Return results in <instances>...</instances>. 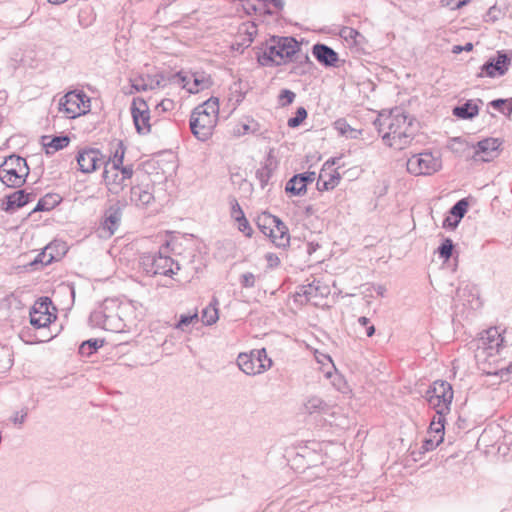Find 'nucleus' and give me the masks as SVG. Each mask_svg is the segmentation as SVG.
<instances>
[{
  "label": "nucleus",
  "instance_id": "9",
  "mask_svg": "<svg viewBox=\"0 0 512 512\" xmlns=\"http://www.w3.org/2000/svg\"><path fill=\"white\" fill-rule=\"evenodd\" d=\"M58 109L66 118L74 119L90 111V98L83 91H69L59 100Z\"/></svg>",
  "mask_w": 512,
  "mask_h": 512
},
{
  "label": "nucleus",
  "instance_id": "14",
  "mask_svg": "<svg viewBox=\"0 0 512 512\" xmlns=\"http://www.w3.org/2000/svg\"><path fill=\"white\" fill-rule=\"evenodd\" d=\"M79 170L89 174L104 165L105 156L98 149L88 148L80 150L76 156Z\"/></svg>",
  "mask_w": 512,
  "mask_h": 512
},
{
  "label": "nucleus",
  "instance_id": "19",
  "mask_svg": "<svg viewBox=\"0 0 512 512\" xmlns=\"http://www.w3.org/2000/svg\"><path fill=\"white\" fill-rule=\"evenodd\" d=\"M154 200L149 185H135L130 189V202L139 208L147 207Z\"/></svg>",
  "mask_w": 512,
  "mask_h": 512
},
{
  "label": "nucleus",
  "instance_id": "17",
  "mask_svg": "<svg viewBox=\"0 0 512 512\" xmlns=\"http://www.w3.org/2000/svg\"><path fill=\"white\" fill-rule=\"evenodd\" d=\"M126 204L125 202L121 205L120 201H118L105 210L102 228L108 232L109 236L113 235L119 228L122 218V207Z\"/></svg>",
  "mask_w": 512,
  "mask_h": 512
},
{
  "label": "nucleus",
  "instance_id": "50",
  "mask_svg": "<svg viewBox=\"0 0 512 512\" xmlns=\"http://www.w3.org/2000/svg\"><path fill=\"white\" fill-rule=\"evenodd\" d=\"M359 32L351 27H344L340 31V36L345 40H353L356 41V38L359 36Z\"/></svg>",
  "mask_w": 512,
  "mask_h": 512
},
{
  "label": "nucleus",
  "instance_id": "7",
  "mask_svg": "<svg viewBox=\"0 0 512 512\" xmlns=\"http://www.w3.org/2000/svg\"><path fill=\"white\" fill-rule=\"evenodd\" d=\"M453 397L452 385L444 380L434 381L424 394L425 400L435 410L436 414H448Z\"/></svg>",
  "mask_w": 512,
  "mask_h": 512
},
{
  "label": "nucleus",
  "instance_id": "51",
  "mask_svg": "<svg viewBox=\"0 0 512 512\" xmlns=\"http://www.w3.org/2000/svg\"><path fill=\"white\" fill-rule=\"evenodd\" d=\"M27 415H28L27 408H23L20 411H16L14 413V415L11 417V421L15 425H22L25 422Z\"/></svg>",
  "mask_w": 512,
  "mask_h": 512
},
{
  "label": "nucleus",
  "instance_id": "62",
  "mask_svg": "<svg viewBox=\"0 0 512 512\" xmlns=\"http://www.w3.org/2000/svg\"><path fill=\"white\" fill-rule=\"evenodd\" d=\"M52 338H53V336H52V335H49V336H44V338H36L35 340H36L37 342H44V341L50 340V339H52Z\"/></svg>",
  "mask_w": 512,
  "mask_h": 512
},
{
  "label": "nucleus",
  "instance_id": "36",
  "mask_svg": "<svg viewBox=\"0 0 512 512\" xmlns=\"http://www.w3.org/2000/svg\"><path fill=\"white\" fill-rule=\"evenodd\" d=\"M13 365L12 352L6 346H0V374L6 373Z\"/></svg>",
  "mask_w": 512,
  "mask_h": 512
},
{
  "label": "nucleus",
  "instance_id": "40",
  "mask_svg": "<svg viewBox=\"0 0 512 512\" xmlns=\"http://www.w3.org/2000/svg\"><path fill=\"white\" fill-rule=\"evenodd\" d=\"M218 320V310L215 306H208L202 311V321L205 325H212Z\"/></svg>",
  "mask_w": 512,
  "mask_h": 512
},
{
  "label": "nucleus",
  "instance_id": "53",
  "mask_svg": "<svg viewBox=\"0 0 512 512\" xmlns=\"http://www.w3.org/2000/svg\"><path fill=\"white\" fill-rule=\"evenodd\" d=\"M175 107V102L172 99H163L160 103L156 105V110L161 112H168L173 110Z\"/></svg>",
  "mask_w": 512,
  "mask_h": 512
},
{
  "label": "nucleus",
  "instance_id": "30",
  "mask_svg": "<svg viewBox=\"0 0 512 512\" xmlns=\"http://www.w3.org/2000/svg\"><path fill=\"white\" fill-rule=\"evenodd\" d=\"M125 152H126V147H125L124 143L122 141H118L113 154L108 158V160L105 159L104 167L106 165H108L109 168L122 167Z\"/></svg>",
  "mask_w": 512,
  "mask_h": 512
},
{
  "label": "nucleus",
  "instance_id": "58",
  "mask_svg": "<svg viewBox=\"0 0 512 512\" xmlns=\"http://www.w3.org/2000/svg\"><path fill=\"white\" fill-rule=\"evenodd\" d=\"M473 49V44L472 43H466L464 46H460V45H455L453 46V49H452V52L455 53V54H458L462 51H471Z\"/></svg>",
  "mask_w": 512,
  "mask_h": 512
},
{
  "label": "nucleus",
  "instance_id": "49",
  "mask_svg": "<svg viewBox=\"0 0 512 512\" xmlns=\"http://www.w3.org/2000/svg\"><path fill=\"white\" fill-rule=\"evenodd\" d=\"M236 221L238 222V229L246 236L250 237L252 235L253 230L245 216H237Z\"/></svg>",
  "mask_w": 512,
  "mask_h": 512
},
{
  "label": "nucleus",
  "instance_id": "34",
  "mask_svg": "<svg viewBox=\"0 0 512 512\" xmlns=\"http://www.w3.org/2000/svg\"><path fill=\"white\" fill-rule=\"evenodd\" d=\"M104 345V340L99 338L89 339L84 341L80 347L79 352L84 356H90Z\"/></svg>",
  "mask_w": 512,
  "mask_h": 512
},
{
  "label": "nucleus",
  "instance_id": "21",
  "mask_svg": "<svg viewBox=\"0 0 512 512\" xmlns=\"http://www.w3.org/2000/svg\"><path fill=\"white\" fill-rule=\"evenodd\" d=\"M312 54L319 63L326 67L335 66L338 62V54L325 44H315L312 48Z\"/></svg>",
  "mask_w": 512,
  "mask_h": 512
},
{
  "label": "nucleus",
  "instance_id": "52",
  "mask_svg": "<svg viewBox=\"0 0 512 512\" xmlns=\"http://www.w3.org/2000/svg\"><path fill=\"white\" fill-rule=\"evenodd\" d=\"M52 249V247L49 245L47 246L44 251L38 255V258L36 259V262H41L43 264H49L52 262V260L54 259V256L52 255V253L50 252Z\"/></svg>",
  "mask_w": 512,
  "mask_h": 512
},
{
  "label": "nucleus",
  "instance_id": "42",
  "mask_svg": "<svg viewBox=\"0 0 512 512\" xmlns=\"http://www.w3.org/2000/svg\"><path fill=\"white\" fill-rule=\"evenodd\" d=\"M454 245L451 239L446 238L441 245L438 247L439 256L445 260H448L453 251Z\"/></svg>",
  "mask_w": 512,
  "mask_h": 512
},
{
  "label": "nucleus",
  "instance_id": "32",
  "mask_svg": "<svg viewBox=\"0 0 512 512\" xmlns=\"http://www.w3.org/2000/svg\"><path fill=\"white\" fill-rule=\"evenodd\" d=\"M327 293V287H322L319 281H313L308 285L301 287L300 293L305 296L308 301L318 296H323Z\"/></svg>",
  "mask_w": 512,
  "mask_h": 512
},
{
  "label": "nucleus",
  "instance_id": "45",
  "mask_svg": "<svg viewBox=\"0 0 512 512\" xmlns=\"http://www.w3.org/2000/svg\"><path fill=\"white\" fill-rule=\"evenodd\" d=\"M198 318L197 313L193 314H182L180 315L179 321L176 324V328L184 330L186 326L190 325L194 320Z\"/></svg>",
  "mask_w": 512,
  "mask_h": 512
},
{
  "label": "nucleus",
  "instance_id": "54",
  "mask_svg": "<svg viewBox=\"0 0 512 512\" xmlns=\"http://www.w3.org/2000/svg\"><path fill=\"white\" fill-rule=\"evenodd\" d=\"M468 0H442V5L451 10H456L466 5Z\"/></svg>",
  "mask_w": 512,
  "mask_h": 512
},
{
  "label": "nucleus",
  "instance_id": "38",
  "mask_svg": "<svg viewBox=\"0 0 512 512\" xmlns=\"http://www.w3.org/2000/svg\"><path fill=\"white\" fill-rule=\"evenodd\" d=\"M489 105L504 115L510 116L512 113V98L495 99Z\"/></svg>",
  "mask_w": 512,
  "mask_h": 512
},
{
  "label": "nucleus",
  "instance_id": "33",
  "mask_svg": "<svg viewBox=\"0 0 512 512\" xmlns=\"http://www.w3.org/2000/svg\"><path fill=\"white\" fill-rule=\"evenodd\" d=\"M274 223H278V217L267 212L262 213L257 218L258 228L264 235L267 236L269 233H273L272 228Z\"/></svg>",
  "mask_w": 512,
  "mask_h": 512
},
{
  "label": "nucleus",
  "instance_id": "60",
  "mask_svg": "<svg viewBox=\"0 0 512 512\" xmlns=\"http://www.w3.org/2000/svg\"><path fill=\"white\" fill-rule=\"evenodd\" d=\"M268 3L272 4L277 9L284 7V0H268Z\"/></svg>",
  "mask_w": 512,
  "mask_h": 512
},
{
  "label": "nucleus",
  "instance_id": "8",
  "mask_svg": "<svg viewBox=\"0 0 512 512\" xmlns=\"http://www.w3.org/2000/svg\"><path fill=\"white\" fill-rule=\"evenodd\" d=\"M272 360L268 357L265 348L252 350L250 353H240L237 365L247 375H257L272 367Z\"/></svg>",
  "mask_w": 512,
  "mask_h": 512
},
{
  "label": "nucleus",
  "instance_id": "46",
  "mask_svg": "<svg viewBox=\"0 0 512 512\" xmlns=\"http://www.w3.org/2000/svg\"><path fill=\"white\" fill-rule=\"evenodd\" d=\"M271 174L272 171L267 165L257 170L256 177L260 181L262 187H264L268 183Z\"/></svg>",
  "mask_w": 512,
  "mask_h": 512
},
{
  "label": "nucleus",
  "instance_id": "16",
  "mask_svg": "<svg viewBox=\"0 0 512 512\" xmlns=\"http://www.w3.org/2000/svg\"><path fill=\"white\" fill-rule=\"evenodd\" d=\"M502 142L498 138H486L479 141L472 158L475 161L488 162L498 155Z\"/></svg>",
  "mask_w": 512,
  "mask_h": 512
},
{
  "label": "nucleus",
  "instance_id": "12",
  "mask_svg": "<svg viewBox=\"0 0 512 512\" xmlns=\"http://www.w3.org/2000/svg\"><path fill=\"white\" fill-rule=\"evenodd\" d=\"M51 305L48 297L40 298L34 303L30 310V323L34 328H46L56 319V315L49 310Z\"/></svg>",
  "mask_w": 512,
  "mask_h": 512
},
{
  "label": "nucleus",
  "instance_id": "10",
  "mask_svg": "<svg viewBox=\"0 0 512 512\" xmlns=\"http://www.w3.org/2000/svg\"><path fill=\"white\" fill-rule=\"evenodd\" d=\"M442 167L440 157L431 152H422L412 155L407 161V171L415 176L432 175Z\"/></svg>",
  "mask_w": 512,
  "mask_h": 512
},
{
  "label": "nucleus",
  "instance_id": "59",
  "mask_svg": "<svg viewBox=\"0 0 512 512\" xmlns=\"http://www.w3.org/2000/svg\"><path fill=\"white\" fill-rule=\"evenodd\" d=\"M232 216L234 217V219L236 220V217L237 216H245L242 209L240 208L238 202H234V204L232 205Z\"/></svg>",
  "mask_w": 512,
  "mask_h": 512
},
{
  "label": "nucleus",
  "instance_id": "57",
  "mask_svg": "<svg viewBox=\"0 0 512 512\" xmlns=\"http://www.w3.org/2000/svg\"><path fill=\"white\" fill-rule=\"evenodd\" d=\"M265 258L268 262L269 267H277L280 263V260L277 255L273 253H267Z\"/></svg>",
  "mask_w": 512,
  "mask_h": 512
},
{
  "label": "nucleus",
  "instance_id": "22",
  "mask_svg": "<svg viewBox=\"0 0 512 512\" xmlns=\"http://www.w3.org/2000/svg\"><path fill=\"white\" fill-rule=\"evenodd\" d=\"M173 80L182 84V87L192 94L198 93L200 90L205 88L204 81L195 75H186L182 72H178L173 75Z\"/></svg>",
  "mask_w": 512,
  "mask_h": 512
},
{
  "label": "nucleus",
  "instance_id": "15",
  "mask_svg": "<svg viewBox=\"0 0 512 512\" xmlns=\"http://www.w3.org/2000/svg\"><path fill=\"white\" fill-rule=\"evenodd\" d=\"M511 59L507 54L498 52L496 57L490 58L481 66V71L477 74L478 77H500L503 76L509 69Z\"/></svg>",
  "mask_w": 512,
  "mask_h": 512
},
{
  "label": "nucleus",
  "instance_id": "61",
  "mask_svg": "<svg viewBox=\"0 0 512 512\" xmlns=\"http://www.w3.org/2000/svg\"><path fill=\"white\" fill-rule=\"evenodd\" d=\"M512 373V363L505 369H501L497 374L503 377L505 374Z\"/></svg>",
  "mask_w": 512,
  "mask_h": 512
},
{
  "label": "nucleus",
  "instance_id": "55",
  "mask_svg": "<svg viewBox=\"0 0 512 512\" xmlns=\"http://www.w3.org/2000/svg\"><path fill=\"white\" fill-rule=\"evenodd\" d=\"M334 376V380H332V384L336 387L338 391H343V387L345 386V382L343 379L337 375V373L327 372L326 377L332 378Z\"/></svg>",
  "mask_w": 512,
  "mask_h": 512
},
{
  "label": "nucleus",
  "instance_id": "44",
  "mask_svg": "<svg viewBox=\"0 0 512 512\" xmlns=\"http://www.w3.org/2000/svg\"><path fill=\"white\" fill-rule=\"evenodd\" d=\"M357 322L360 327L365 329V334L367 337H372L375 334V326L370 323L369 318L361 316L358 318Z\"/></svg>",
  "mask_w": 512,
  "mask_h": 512
},
{
  "label": "nucleus",
  "instance_id": "27",
  "mask_svg": "<svg viewBox=\"0 0 512 512\" xmlns=\"http://www.w3.org/2000/svg\"><path fill=\"white\" fill-rule=\"evenodd\" d=\"M70 139L68 136H43L42 144L47 154H53L68 146Z\"/></svg>",
  "mask_w": 512,
  "mask_h": 512
},
{
  "label": "nucleus",
  "instance_id": "26",
  "mask_svg": "<svg viewBox=\"0 0 512 512\" xmlns=\"http://www.w3.org/2000/svg\"><path fill=\"white\" fill-rule=\"evenodd\" d=\"M468 202L466 199H461L456 202L450 209V214L455 218L454 222H451L450 217H447L443 225L444 227L455 228L459 224L460 220L464 217L467 212Z\"/></svg>",
  "mask_w": 512,
  "mask_h": 512
},
{
  "label": "nucleus",
  "instance_id": "13",
  "mask_svg": "<svg viewBox=\"0 0 512 512\" xmlns=\"http://www.w3.org/2000/svg\"><path fill=\"white\" fill-rule=\"evenodd\" d=\"M130 110L136 131L141 135L150 133V112L146 101L142 98H134Z\"/></svg>",
  "mask_w": 512,
  "mask_h": 512
},
{
  "label": "nucleus",
  "instance_id": "20",
  "mask_svg": "<svg viewBox=\"0 0 512 512\" xmlns=\"http://www.w3.org/2000/svg\"><path fill=\"white\" fill-rule=\"evenodd\" d=\"M119 169L120 168H109L108 165H106L103 172L104 181L109 192L116 195L127 185L126 181L121 179Z\"/></svg>",
  "mask_w": 512,
  "mask_h": 512
},
{
  "label": "nucleus",
  "instance_id": "37",
  "mask_svg": "<svg viewBox=\"0 0 512 512\" xmlns=\"http://www.w3.org/2000/svg\"><path fill=\"white\" fill-rule=\"evenodd\" d=\"M445 415L446 414H436V416H434L431 424H430V427H429V433L432 434L434 433L437 438L439 436H442V438L444 439V424H445Z\"/></svg>",
  "mask_w": 512,
  "mask_h": 512
},
{
  "label": "nucleus",
  "instance_id": "35",
  "mask_svg": "<svg viewBox=\"0 0 512 512\" xmlns=\"http://www.w3.org/2000/svg\"><path fill=\"white\" fill-rule=\"evenodd\" d=\"M334 126L339 134L352 139H356L360 133L356 129L352 128L345 119H338L335 121Z\"/></svg>",
  "mask_w": 512,
  "mask_h": 512
},
{
  "label": "nucleus",
  "instance_id": "48",
  "mask_svg": "<svg viewBox=\"0 0 512 512\" xmlns=\"http://www.w3.org/2000/svg\"><path fill=\"white\" fill-rule=\"evenodd\" d=\"M256 276L251 272H246L240 276V284L243 288H253L256 283Z\"/></svg>",
  "mask_w": 512,
  "mask_h": 512
},
{
  "label": "nucleus",
  "instance_id": "11",
  "mask_svg": "<svg viewBox=\"0 0 512 512\" xmlns=\"http://www.w3.org/2000/svg\"><path fill=\"white\" fill-rule=\"evenodd\" d=\"M504 337L498 327H490L480 334L476 340V356L481 354L486 357L498 354L503 347Z\"/></svg>",
  "mask_w": 512,
  "mask_h": 512
},
{
  "label": "nucleus",
  "instance_id": "4",
  "mask_svg": "<svg viewBox=\"0 0 512 512\" xmlns=\"http://www.w3.org/2000/svg\"><path fill=\"white\" fill-rule=\"evenodd\" d=\"M120 303L117 299H105L91 312L89 321L93 327L110 332H123L125 323L120 316Z\"/></svg>",
  "mask_w": 512,
  "mask_h": 512
},
{
  "label": "nucleus",
  "instance_id": "3",
  "mask_svg": "<svg viewBox=\"0 0 512 512\" xmlns=\"http://www.w3.org/2000/svg\"><path fill=\"white\" fill-rule=\"evenodd\" d=\"M219 115V99L211 97L198 105L190 116L192 134L200 141L208 140L217 124Z\"/></svg>",
  "mask_w": 512,
  "mask_h": 512
},
{
  "label": "nucleus",
  "instance_id": "64",
  "mask_svg": "<svg viewBox=\"0 0 512 512\" xmlns=\"http://www.w3.org/2000/svg\"><path fill=\"white\" fill-rule=\"evenodd\" d=\"M243 129H244V132L246 133V132H248V131H249V129H250V128H249V126H248V125H244V126H243Z\"/></svg>",
  "mask_w": 512,
  "mask_h": 512
},
{
  "label": "nucleus",
  "instance_id": "24",
  "mask_svg": "<svg viewBox=\"0 0 512 512\" xmlns=\"http://www.w3.org/2000/svg\"><path fill=\"white\" fill-rule=\"evenodd\" d=\"M340 179L341 176L337 171L327 173L325 169H322L316 183V188L320 192L332 190L339 184Z\"/></svg>",
  "mask_w": 512,
  "mask_h": 512
},
{
  "label": "nucleus",
  "instance_id": "6",
  "mask_svg": "<svg viewBox=\"0 0 512 512\" xmlns=\"http://www.w3.org/2000/svg\"><path fill=\"white\" fill-rule=\"evenodd\" d=\"M28 174L29 167L26 160L18 155H10L0 165V180L7 187L22 186Z\"/></svg>",
  "mask_w": 512,
  "mask_h": 512
},
{
  "label": "nucleus",
  "instance_id": "41",
  "mask_svg": "<svg viewBox=\"0 0 512 512\" xmlns=\"http://www.w3.org/2000/svg\"><path fill=\"white\" fill-rule=\"evenodd\" d=\"M307 118V111L304 107H298L295 116L288 119V126L290 128L298 127Z\"/></svg>",
  "mask_w": 512,
  "mask_h": 512
},
{
  "label": "nucleus",
  "instance_id": "5",
  "mask_svg": "<svg viewBox=\"0 0 512 512\" xmlns=\"http://www.w3.org/2000/svg\"><path fill=\"white\" fill-rule=\"evenodd\" d=\"M140 264L147 275L172 277L180 270L178 262L169 255L168 244L157 254L146 253L141 256Z\"/></svg>",
  "mask_w": 512,
  "mask_h": 512
},
{
  "label": "nucleus",
  "instance_id": "2",
  "mask_svg": "<svg viewBox=\"0 0 512 512\" xmlns=\"http://www.w3.org/2000/svg\"><path fill=\"white\" fill-rule=\"evenodd\" d=\"M374 125L378 127L379 132L382 131V126L388 128V132L382 136V139L389 147L402 150L413 139L412 120L399 108L391 110L385 117L380 115Z\"/></svg>",
  "mask_w": 512,
  "mask_h": 512
},
{
  "label": "nucleus",
  "instance_id": "43",
  "mask_svg": "<svg viewBox=\"0 0 512 512\" xmlns=\"http://www.w3.org/2000/svg\"><path fill=\"white\" fill-rule=\"evenodd\" d=\"M296 97V94L288 89L281 90L279 96H278V104L281 107H285L290 105Z\"/></svg>",
  "mask_w": 512,
  "mask_h": 512
},
{
  "label": "nucleus",
  "instance_id": "56",
  "mask_svg": "<svg viewBox=\"0 0 512 512\" xmlns=\"http://www.w3.org/2000/svg\"><path fill=\"white\" fill-rule=\"evenodd\" d=\"M119 173L121 174V179H124L125 181L131 179L133 176L134 170L132 165H126L124 166L122 164V167L119 169Z\"/></svg>",
  "mask_w": 512,
  "mask_h": 512
},
{
  "label": "nucleus",
  "instance_id": "39",
  "mask_svg": "<svg viewBox=\"0 0 512 512\" xmlns=\"http://www.w3.org/2000/svg\"><path fill=\"white\" fill-rule=\"evenodd\" d=\"M58 203L57 196L53 194H47L45 197L41 198L34 211H49Z\"/></svg>",
  "mask_w": 512,
  "mask_h": 512
},
{
  "label": "nucleus",
  "instance_id": "31",
  "mask_svg": "<svg viewBox=\"0 0 512 512\" xmlns=\"http://www.w3.org/2000/svg\"><path fill=\"white\" fill-rule=\"evenodd\" d=\"M131 82V88L132 90L130 93H133V91L141 92V91H147L149 89H154L155 87L160 86L159 80L151 79L150 77H147V80L144 77H137L134 79H130Z\"/></svg>",
  "mask_w": 512,
  "mask_h": 512
},
{
  "label": "nucleus",
  "instance_id": "18",
  "mask_svg": "<svg viewBox=\"0 0 512 512\" xmlns=\"http://www.w3.org/2000/svg\"><path fill=\"white\" fill-rule=\"evenodd\" d=\"M315 176V172H304L294 175L286 183V192L297 196L304 194L307 190V184L312 183L315 180Z\"/></svg>",
  "mask_w": 512,
  "mask_h": 512
},
{
  "label": "nucleus",
  "instance_id": "63",
  "mask_svg": "<svg viewBox=\"0 0 512 512\" xmlns=\"http://www.w3.org/2000/svg\"><path fill=\"white\" fill-rule=\"evenodd\" d=\"M66 1L67 0H48L49 3L55 4V5L62 4L64 2H66Z\"/></svg>",
  "mask_w": 512,
  "mask_h": 512
},
{
  "label": "nucleus",
  "instance_id": "28",
  "mask_svg": "<svg viewBox=\"0 0 512 512\" xmlns=\"http://www.w3.org/2000/svg\"><path fill=\"white\" fill-rule=\"evenodd\" d=\"M479 113L478 105L472 100L453 108V115L460 119H472Z\"/></svg>",
  "mask_w": 512,
  "mask_h": 512
},
{
  "label": "nucleus",
  "instance_id": "25",
  "mask_svg": "<svg viewBox=\"0 0 512 512\" xmlns=\"http://www.w3.org/2000/svg\"><path fill=\"white\" fill-rule=\"evenodd\" d=\"M304 411L310 415H325L330 411V406L320 397L311 396L304 403Z\"/></svg>",
  "mask_w": 512,
  "mask_h": 512
},
{
  "label": "nucleus",
  "instance_id": "29",
  "mask_svg": "<svg viewBox=\"0 0 512 512\" xmlns=\"http://www.w3.org/2000/svg\"><path fill=\"white\" fill-rule=\"evenodd\" d=\"M31 194L18 190L7 197L6 211L25 206L30 201Z\"/></svg>",
  "mask_w": 512,
  "mask_h": 512
},
{
  "label": "nucleus",
  "instance_id": "1",
  "mask_svg": "<svg viewBox=\"0 0 512 512\" xmlns=\"http://www.w3.org/2000/svg\"><path fill=\"white\" fill-rule=\"evenodd\" d=\"M262 66H280L289 62H298L291 73L303 75L312 65L307 53L301 51L300 43L291 36H272L266 41L264 48L257 54Z\"/></svg>",
  "mask_w": 512,
  "mask_h": 512
},
{
  "label": "nucleus",
  "instance_id": "23",
  "mask_svg": "<svg viewBox=\"0 0 512 512\" xmlns=\"http://www.w3.org/2000/svg\"><path fill=\"white\" fill-rule=\"evenodd\" d=\"M273 233L268 236L277 247H286L289 245L290 236L287 226L278 218V223L273 224Z\"/></svg>",
  "mask_w": 512,
  "mask_h": 512
},
{
  "label": "nucleus",
  "instance_id": "47",
  "mask_svg": "<svg viewBox=\"0 0 512 512\" xmlns=\"http://www.w3.org/2000/svg\"><path fill=\"white\" fill-rule=\"evenodd\" d=\"M443 441L442 436H439L438 438L436 436H433V438L425 439L421 449L423 452L432 451L435 449L441 442Z\"/></svg>",
  "mask_w": 512,
  "mask_h": 512
}]
</instances>
